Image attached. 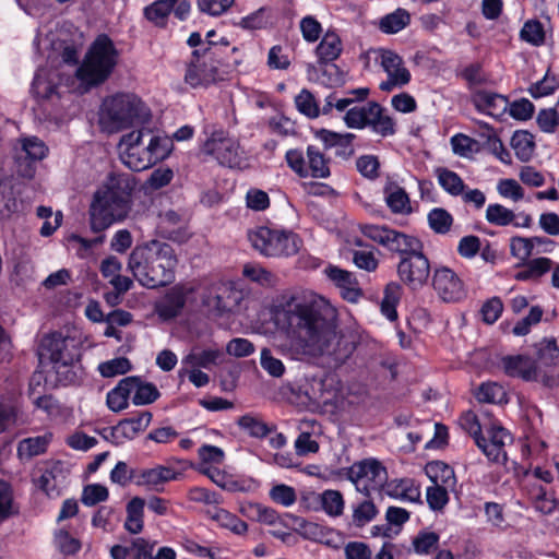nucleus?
<instances>
[{"mask_svg":"<svg viewBox=\"0 0 559 559\" xmlns=\"http://www.w3.org/2000/svg\"><path fill=\"white\" fill-rule=\"evenodd\" d=\"M215 306L219 311H231L241 300V293L230 284H222L215 296Z\"/></svg>","mask_w":559,"mask_h":559,"instance_id":"nucleus-42","label":"nucleus"},{"mask_svg":"<svg viewBox=\"0 0 559 559\" xmlns=\"http://www.w3.org/2000/svg\"><path fill=\"white\" fill-rule=\"evenodd\" d=\"M285 159L289 168L301 178L325 179L331 175L329 159L316 145H308L306 155L298 148L288 150Z\"/></svg>","mask_w":559,"mask_h":559,"instance_id":"nucleus-10","label":"nucleus"},{"mask_svg":"<svg viewBox=\"0 0 559 559\" xmlns=\"http://www.w3.org/2000/svg\"><path fill=\"white\" fill-rule=\"evenodd\" d=\"M432 287L444 302H457L466 296L463 282L449 267H440L435 271Z\"/></svg>","mask_w":559,"mask_h":559,"instance_id":"nucleus-15","label":"nucleus"},{"mask_svg":"<svg viewBox=\"0 0 559 559\" xmlns=\"http://www.w3.org/2000/svg\"><path fill=\"white\" fill-rule=\"evenodd\" d=\"M337 72L338 69L335 64H331L329 68L321 67L320 69H317L314 66L309 64L307 68L309 80L319 81L320 83L325 85H333L338 81V79L332 78V74H336Z\"/></svg>","mask_w":559,"mask_h":559,"instance_id":"nucleus-63","label":"nucleus"},{"mask_svg":"<svg viewBox=\"0 0 559 559\" xmlns=\"http://www.w3.org/2000/svg\"><path fill=\"white\" fill-rule=\"evenodd\" d=\"M357 170L361 176L368 179H376L379 177L380 163L374 155H362L356 160Z\"/></svg>","mask_w":559,"mask_h":559,"instance_id":"nucleus-62","label":"nucleus"},{"mask_svg":"<svg viewBox=\"0 0 559 559\" xmlns=\"http://www.w3.org/2000/svg\"><path fill=\"white\" fill-rule=\"evenodd\" d=\"M380 59L381 67L388 74V80L379 86L381 91L390 92L395 86H404L411 81V73L397 53L392 50H381Z\"/></svg>","mask_w":559,"mask_h":559,"instance_id":"nucleus-17","label":"nucleus"},{"mask_svg":"<svg viewBox=\"0 0 559 559\" xmlns=\"http://www.w3.org/2000/svg\"><path fill=\"white\" fill-rule=\"evenodd\" d=\"M510 252L512 257L525 262L533 253V240L525 237L515 236L510 240Z\"/></svg>","mask_w":559,"mask_h":559,"instance_id":"nucleus-56","label":"nucleus"},{"mask_svg":"<svg viewBox=\"0 0 559 559\" xmlns=\"http://www.w3.org/2000/svg\"><path fill=\"white\" fill-rule=\"evenodd\" d=\"M150 117V109L136 95L119 93L104 100L100 124L104 130L114 133L143 124Z\"/></svg>","mask_w":559,"mask_h":559,"instance_id":"nucleus-5","label":"nucleus"},{"mask_svg":"<svg viewBox=\"0 0 559 559\" xmlns=\"http://www.w3.org/2000/svg\"><path fill=\"white\" fill-rule=\"evenodd\" d=\"M131 369V362L126 357H118L99 364L98 371L105 378L124 374Z\"/></svg>","mask_w":559,"mask_h":559,"instance_id":"nucleus-53","label":"nucleus"},{"mask_svg":"<svg viewBox=\"0 0 559 559\" xmlns=\"http://www.w3.org/2000/svg\"><path fill=\"white\" fill-rule=\"evenodd\" d=\"M402 287L395 282L389 283L384 288V295L381 301V312L390 321L397 318L396 305L400 301Z\"/></svg>","mask_w":559,"mask_h":559,"instance_id":"nucleus-36","label":"nucleus"},{"mask_svg":"<svg viewBox=\"0 0 559 559\" xmlns=\"http://www.w3.org/2000/svg\"><path fill=\"white\" fill-rule=\"evenodd\" d=\"M504 372L509 377H518L525 381L537 379V366L534 360L527 356H506L501 360Z\"/></svg>","mask_w":559,"mask_h":559,"instance_id":"nucleus-26","label":"nucleus"},{"mask_svg":"<svg viewBox=\"0 0 559 559\" xmlns=\"http://www.w3.org/2000/svg\"><path fill=\"white\" fill-rule=\"evenodd\" d=\"M118 148L122 164L133 171H141L168 155L169 141L153 134L150 129H138L122 135Z\"/></svg>","mask_w":559,"mask_h":559,"instance_id":"nucleus-4","label":"nucleus"},{"mask_svg":"<svg viewBox=\"0 0 559 559\" xmlns=\"http://www.w3.org/2000/svg\"><path fill=\"white\" fill-rule=\"evenodd\" d=\"M238 425L242 430L254 438H263L270 432V428L264 421L249 414L241 416L238 419Z\"/></svg>","mask_w":559,"mask_h":559,"instance_id":"nucleus-52","label":"nucleus"},{"mask_svg":"<svg viewBox=\"0 0 559 559\" xmlns=\"http://www.w3.org/2000/svg\"><path fill=\"white\" fill-rule=\"evenodd\" d=\"M347 477L359 492L369 496L371 491L381 490L388 479V472L378 460L365 459L348 468Z\"/></svg>","mask_w":559,"mask_h":559,"instance_id":"nucleus-12","label":"nucleus"},{"mask_svg":"<svg viewBox=\"0 0 559 559\" xmlns=\"http://www.w3.org/2000/svg\"><path fill=\"white\" fill-rule=\"evenodd\" d=\"M311 498L316 503H320L322 509L332 516H338L344 510V499L337 490H324L322 493L307 492L304 499Z\"/></svg>","mask_w":559,"mask_h":559,"instance_id":"nucleus-29","label":"nucleus"},{"mask_svg":"<svg viewBox=\"0 0 559 559\" xmlns=\"http://www.w3.org/2000/svg\"><path fill=\"white\" fill-rule=\"evenodd\" d=\"M515 218V214L512 210L506 206L495 203L489 204L486 210V219L488 223L496 226H507L512 224Z\"/></svg>","mask_w":559,"mask_h":559,"instance_id":"nucleus-49","label":"nucleus"},{"mask_svg":"<svg viewBox=\"0 0 559 559\" xmlns=\"http://www.w3.org/2000/svg\"><path fill=\"white\" fill-rule=\"evenodd\" d=\"M135 187L130 175L111 176L107 185L97 190L90 207V224L94 233H102L130 210V195Z\"/></svg>","mask_w":559,"mask_h":559,"instance_id":"nucleus-3","label":"nucleus"},{"mask_svg":"<svg viewBox=\"0 0 559 559\" xmlns=\"http://www.w3.org/2000/svg\"><path fill=\"white\" fill-rule=\"evenodd\" d=\"M438 542V534L433 532H424L419 533L413 539V547L415 552L420 555H427L437 548Z\"/></svg>","mask_w":559,"mask_h":559,"instance_id":"nucleus-59","label":"nucleus"},{"mask_svg":"<svg viewBox=\"0 0 559 559\" xmlns=\"http://www.w3.org/2000/svg\"><path fill=\"white\" fill-rule=\"evenodd\" d=\"M181 476V473L164 465H157L153 468L143 469L139 475L138 485L147 486L151 489L159 490V486L176 480Z\"/></svg>","mask_w":559,"mask_h":559,"instance_id":"nucleus-27","label":"nucleus"},{"mask_svg":"<svg viewBox=\"0 0 559 559\" xmlns=\"http://www.w3.org/2000/svg\"><path fill=\"white\" fill-rule=\"evenodd\" d=\"M108 489L99 484H92L84 487L81 501L87 507L95 506L108 498Z\"/></svg>","mask_w":559,"mask_h":559,"instance_id":"nucleus-57","label":"nucleus"},{"mask_svg":"<svg viewBox=\"0 0 559 559\" xmlns=\"http://www.w3.org/2000/svg\"><path fill=\"white\" fill-rule=\"evenodd\" d=\"M472 102L478 111L493 118H500L509 106L504 96L488 91H477L473 95Z\"/></svg>","mask_w":559,"mask_h":559,"instance_id":"nucleus-25","label":"nucleus"},{"mask_svg":"<svg viewBox=\"0 0 559 559\" xmlns=\"http://www.w3.org/2000/svg\"><path fill=\"white\" fill-rule=\"evenodd\" d=\"M543 317V309L538 306L531 308L530 313L513 326V334L524 336L530 333L531 326L537 324Z\"/></svg>","mask_w":559,"mask_h":559,"instance_id":"nucleus-60","label":"nucleus"},{"mask_svg":"<svg viewBox=\"0 0 559 559\" xmlns=\"http://www.w3.org/2000/svg\"><path fill=\"white\" fill-rule=\"evenodd\" d=\"M426 474L438 486H444L448 489H453L456 484L454 471L448 464L437 461L426 465Z\"/></svg>","mask_w":559,"mask_h":559,"instance_id":"nucleus-32","label":"nucleus"},{"mask_svg":"<svg viewBox=\"0 0 559 559\" xmlns=\"http://www.w3.org/2000/svg\"><path fill=\"white\" fill-rule=\"evenodd\" d=\"M475 396L481 403H501L507 400L503 386L496 382H487L479 385Z\"/></svg>","mask_w":559,"mask_h":559,"instance_id":"nucleus-45","label":"nucleus"},{"mask_svg":"<svg viewBox=\"0 0 559 559\" xmlns=\"http://www.w3.org/2000/svg\"><path fill=\"white\" fill-rule=\"evenodd\" d=\"M278 322L285 331L278 349L292 359L324 357L330 365L340 367L358 344L357 333L338 329L336 308L314 293L289 297L281 305Z\"/></svg>","mask_w":559,"mask_h":559,"instance_id":"nucleus-1","label":"nucleus"},{"mask_svg":"<svg viewBox=\"0 0 559 559\" xmlns=\"http://www.w3.org/2000/svg\"><path fill=\"white\" fill-rule=\"evenodd\" d=\"M70 343H73V340L64 337L60 333L46 335L40 342L39 356L63 367L70 366L74 361Z\"/></svg>","mask_w":559,"mask_h":559,"instance_id":"nucleus-16","label":"nucleus"},{"mask_svg":"<svg viewBox=\"0 0 559 559\" xmlns=\"http://www.w3.org/2000/svg\"><path fill=\"white\" fill-rule=\"evenodd\" d=\"M397 275L412 289H419L427 283L430 275V263L421 252V248L401 259L397 264Z\"/></svg>","mask_w":559,"mask_h":559,"instance_id":"nucleus-14","label":"nucleus"},{"mask_svg":"<svg viewBox=\"0 0 559 559\" xmlns=\"http://www.w3.org/2000/svg\"><path fill=\"white\" fill-rule=\"evenodd\" d=\"M511 146L520 160L527 162L534 153L533 135L527 131H516L511 139Z\"/></svg>","mask_w":559,"mask_h":559,"instance_id":"nucleus-39","label":"nucleus"},{"mask_svg":"<svg viewBox=\"0 0 559 559\" xmlns=\"http://www.w3.org/2000/svg\"><path fill=\"white\" fill-rule=\"evenodd\" d=\"M248 240L254 250L269 258H281L296 254L301 246L298 236L283 229L260 226L248 231Z\"/></svg>","mask_w":559,"mask_h":559,"instance_id":"nucleus-7","label":"nucleus"},{"mask_svg":"<svg viewBox=\"0 0 559 559\" xmlns=\"http://www.w3.org/2000/svg\"><path fill=\"white\" fill-rule=\"evenodd\" d=\"M295 105L298 111L308 118H317L320 115V109L314 96L308 90L304 88L295 97Z\"/></svg>","mask_w":559,"mask_h":559,"instance_id":"nucleus-50","label":"nucleus"},{"mask_svg":"<svg viewBox=\"0 0 559 559\" xmlns=\"http://www.w3.org/2000/svg\"><path fill=\"white\" fill-rule=\"evenodd\" d=\"M215 518L223 527L230 530L233 533H235L237 535H242L248 530V525L246 522H243L236 515H234L225 510H219L216 513Z\"/></svg>","mask_w":559,"mask_h":559,"instance_id":"nucleus-61","label":"nucleus"},{"mask_svg":"<svg viewBox=\"0 0 559 559\" xmlns=\"http://www.w3.org/2000/svg\"><path fill=\"white\" fill-rule=\"evenodd\" d=\"M201 152L213 157L222 166L241 168L246 163V155L236 139L226 136L224 132H214L203 143Z\"/></svg>","mask_w":559,"mask_h":559,"instance_id":"nucleus-11","label":"nucleus"},{"mask_svg":"<svg viewBox=\"0 0 559 559\" xmlns=\"http://www.w3.org/2000/svg\"><path fill=\"white\" fill-rule=\"evenodd\" d=\"M260 365L273 378H281L285 373L283 361L272 355L271 349L264 347L260 355Z\"/></svg>","mask_w":559,"mask_h":559,"instance_id":"nucleus-55","label":"nucleus"},{"mask_svg":"<svg viewBox=\"0 0 559 559\" xmlns=\"http://www.w3.org/2000/svg\"><path fill=\"white\" fill-rule=\"evenodd\" d=\"M348 128L364 129L369 127L374 133L385 138L395 133L394 120L385 114V109L376 102L349 108L344 117Z\"/></svg>","mask_w":559,"mask_h":559,"instance_id":"nucleus-8","label":"nucleus"},{"mask_svg":"<svg viewBox=\"0 0 559 559\" xmlns=\"http://www.w3.org/2000/svg\"><path fill=\"white\" fill-rule=\"evenodd\" d=\"M188 292L179 285L171 287L154 305V311L164 320H171L179 316L186 305Z\"/></svg>","mask_w":559,"mask_h":559,"instance_id":"nucleus-20","label":"nucleus"},{"mask_svg":"<svg viewBox=\"0 0 559 559\" xmlns=\"http://www.w3.org/2000/svg\"><path fill=\"white\" fill-rule=\"evenodd\" d=\"M499 194L503 198L518 202L524 198V190L514 179H501L497 185Z\"/></svg>","mask_w":559,"mask_h":559,"instance_id":"nucleus-64","label":"nucleus"},{"mask_svg":"<svg viewBox=\"0 0 559 559\" xmlns=\"http://www.w3.org/2000/svg\"><path fill=\"white\" fill-rule=\"evenodd\" d=\"M269 496L275 503L285 508L292 507L297 500L296 490L285 484L274 485L270 489Z\"/></svg>","mask_w":559,"mask_h":559,"instance_id":"nucleus-54","label":"nucleus"},{"mask_svg":"<svg viewBox=\"0 0 559 559\" xmlns=\"http://www.w3.org/2000/svg\"><path fill=\"white\" fill-rule=\"evenodd\" d=\"M429 227L437 234H447L453 224L452 215L444 209H432L428 214Z\"/></svg>","mask_w":559,"mask_h":559,"instance_id":"nucleus-47","label":"nucleus"},{"mask_svg":"<svg viewBox=\"0 0 559 559\" xmlns=\"http://www.w3.org/2000/svg\"><path fill=\"white\" fill-rule=\"evenodd\" d=\"M242 275L247 280L264 287H273L277 283L276 276L258 263L245 264Z\"/></svg>","mask_w":559,"mask_h":559,"instance_id":"nucleus-38","label":"nucleus"},{"mask_svg":"<svg viewBox=\"0 0 559 559\" xmlns=\"http://www.w3.org/2000/svg\"><path fill=\"white\" fill-rule=\"evenodd\" d=\"M385 202L394 214H409L412 212L411 200L406 191L391 182L384 187Z\"/></svg>","mask_w":559,"mask_h":559,"instance_id":"nucleus-31","label":"nucleus"},{"mask_svg":"<svg viewBox=\"0 0 559 559\" xmlns=\"http://www.w3.org/2000/svg\"><path fill=\"white\" fill-rule=\"evenodd\" d=\"M158 230L163 237L173 241L183 242L188 238L185 217L173 210L159 215Z\"/></svg>","mask_w":559,"mask_h":559,"instance_id":"nucleus-23","label":"nucleus"},{"mask_svg":"<svg viewBox=\"0 0 559 559\" xmlns=\"http://www.w3.org/2000/svg\"><path fill=\"white\" fill-rule=\"evenodd\" d=\"M537 359L545 366H552L559 361V347L554 338H544L536 345Z\"/></svg>","mask_w":559,"mask_h":559,"instance_id":"nucleus-46","label":"nucleus"},{"mask_svg":"<svg viewBox=\"0 0 559 559\" xmlns=\"http://www.w3.org/2000/svg\"><path fill=\"white\" fill-rule=\"evenodd\" d=\"M558 87L559 82L556 76L546 73L540 81L531 85L528 92L534 98H539L552 94Z\"/></svg>","mask_w":559,"mask_h":559,"instance_id":"nucleus-58","label":"nucleus"},{"mask_svg":"<svg viewBox=\"0 0 559 559\" xmlns=\"http://www.w3.org/2000/svg\"><path fill=\"white\" fill-rule=\"evenodd\" d=\"M67 475L68 469L63 463L55 462L41 471L39 477L35 479V484L47 496H59V489L63 485Z\"/></svg>","mask_w":559,"mask_h":559,"instance_id":"nucleus-21","label":"nucleus"},{"mask_svg":"<svg viewBox=\"0 0 559 559\" xmlns=\"http://www.w3.org/2000/svg\"><path fill=\"white\" fill-rule=\"evenodd\" d=\"M127 379H132L134 382L129 385L134 405L151 404L158 399L159 392L154 384L143 383L139 377H127Z\"/></svg>","mask_w":559,"mask_h":559,"instance_id":"nucleus-33","label":"nucleus"},{"mask_svg":"<svg viewBox=\"0 0 559 559\" xmlns=\"http://www.w3.org/2000/svg\"><path fill=\"white\" fill-rule=\"evenodd\" d=\"M48 147L37 136H28L21 140V150L16 155L17 173L25 178H32L35 169L32 162L46 157Z\"/></svg>","mask_w":559,"mask_h":559,"instance_id":"nucleus-18","label":"nucleus"},{"mask_svg":"<svg viewBox=\"0 0 559 559\" xmlns=\"http://www.w3.org/2000/svg\"><path fill=\"white\" fill-rule=\"evenodd\" d=\"M219 60L214 48L209 47L202 52L194 50L187 64L185 82L193 88L207 87L222 80Z\"/></svg>","mask_w":559,"mask_h":559,"instance_id":"nucleus-9","label":"nucleus"},{"mask_svg":"<svg viewBox=\"0 0 559 559\" xmlns=\"http://www.w3.org/2000/svg\"><path fill=\"white\" fill-rule=\"evenodd\" d=\"M317 136L324 143L326 147L331 146H341L343 147V152L341 154L352 155L354 153V148L352 147V142L355 139L353 133H336L328 130H320L317 133Z\"/></svg>","mask_w":559,"mask_h":559,"instance_id":"nucleus-40","label":"nucleus"},{"mask_svg":"<svg viewBox=\"0 0 559 559\" xmlns=\"http://www.w3.org/2000/svg\"><path fill=\"white\" fill-rule=\"evenodd\" d=\"M436 174L439 185L451 195H460L463 193L465 185L461 177L447 168H437Z\"/></svg>","mask_w":559,"mask_h":559,"instance_id":"nucleus-43","label":"nucleus"},{"mask_svg":"<svg viewBox=\"0 0 559 559\" xmlns=\"http://www.w3.org/2000/svg\"><path fill=\"white\" fill-rule=\"evenodd\" d=\"M219 356L218 349L192 350L183 358L182 364L191 368H209L216 364Z\"/></svg>","mask_w":559,"mask_h":559,"instance_id":"nucleus-44","label":"nucleus"},{"mask_svg":"<svg viewBox=\"0 0 559 559\" xmlns=\"http://www.w3.org/2000/svg\"><path fill=\"white\" fill-rule=\"evenodd\" d=\"M174 8V0H158L146 7L144 14L147 20L156 25H164L167 16Z\"/></svg>","mask_w":559,"mask_h":559,"instance_id":"nucleus-48","label":"nucleus"},{"mask_svg":"<svg viewBox=\"0 0 559 559\" xmlns=\"http://www.w3.org/2000/svg\"><path fill=\"white\" fill-rule=\"evenodd\" d=\"M411 22V14L405 9L399 8L394 12L384 15L379 27L383 33L394 34L405 28Z\"/></svg>","mask_w":559,"mask_h":559,"instance_id":"nucleus-37","label":"nucleus"},{"mask_svg":"<svg viewBox=\"0 0 559 559\" xmlns=\"http://www.w3.org/2000/svg\"><path fill=\"white\" fill-rule=\"evenodd\" d=\"M132 379H122L118 385L107 393V405L112 412H120L128 406V399L130 396L129 385H132Z\"/></svg>","mask_w":559,"mask_h":559,"instance_id":"nucleus-35","label":"nucleus"},{"mask_svg":"<svg viewBox=\"0 0 559 559\" xmlns=\"http://www.w3.org/2000/svg\"><path fill=\"white\" fill-rule=\"evenodd\" d=\"M118 59L119 51L114 41L105 34L98 35L76 68L75 75L83 85L97 86L111 75Z\"/></svg>","mask_w":559,"mask_h":559,"instance_id":"nucleus-6","label":"nucleus"},{"mask_svg":"<svg viewBox=\"0 0 559 559\" xmlns=\"http://www.w3.org/2000/svg\"><path fill=\"white\" fill-rule=\"evenodd\" d=\"M449 490L444 486L432 484L426 489V500L433 511H441L449 502Z\"/></svg>","mask_w":559,"mask_h":559,"instance_id":"nucleus-51","label":"nucleus"},{"mask_svg":"<svg viewBox=\"0 0 559 559\" xmlns=\"http://www.w3.org/2000/svg\"><path fill=\"white\" fill-rule=\"evenodd\" d=\"M151 419L152 414L150 412H142L135 417L119 421L112 429V435L131 440L150 425Z\"/></svg>","mask_w":559,"mask_h":559,"instance_id":"nucleus-30","label":"nucleus"},{"mask_svg":"<svg viewBox=\"0 0 559 559\" xmlns=\"http://www.w3.org/2000/svg\"><path fill=\"white\" fill-rule=\"evenodd\" d=\"M177 262L170 245L152 240L132 250L128 269L140 285L153 289L174 282Z\"/></svg>","mask_w":559,"mask_h":559,"instance_id":"nucleus-2","label":"nucleus"},{"mask_svg":"<svg viewBox=\"0 0 559 559\" xmlns=\"http://www.w3.org/2000/svg\"><path fill=\"white\" fill-rule=\"evenodd\" d=\"M384 495L402 501H420V489L412 478H395L385 481L381 487Z\"/></svg>","mask_w":559,"mask_h":559,"instance_id":"nucleus-24","label":"nucleus"},{"mask_svg":"<svg viewBox=\"0 0 559 559\" xmlns=\"http://www.w3.org/2000/svg\"><path fill=\"white\" fill-rule=\"evenodd\" d=\"M328 277L341 289L342 297L350 302H356L362 295L356 276L336 266L325 269Z\"/></svg>","mask_w":559,"mask_h":559,"instance_id":"nucleus-22","label":"nucleus"},{"mask_svg":"<svg viewBox=\"0 0 559 559\" xmlns=\"http://www.w3.org/2000/svg\"><path fill=\"white\" fill-rule=\"evenodd\" d=\"M144 499L134 497L127 504V519L124 528L131 534H139L143 530Z\"/></svg>","mask_w":559,"mask_h":559,"instance_id":"nucleus-34","label":"nucleus"},{"mask_svg":"<svg viewBox=\"0 0 559 559\" xmlns=\"http://www.w3.org/2000/svg\"><path fill=\"white\" fill-rule=\"evenodd\" d=\"M511 441L510 433L502 427H492L488 431V438H477V447L492 462L506 461V443Z\"/></svg>","mask_w":559,"mask_h":559,"instance_id":"nucleus-19","label":"nucleus"},{"mask_svg":"<svg viewBox=\"0 0 559 559\" xmlns=\"http://www.w3.org/2000/svg\"><path fill=\"white\" fill-rule=\"evenodd\" d=\"M343 50L340 36L334 32H326L316 48V55L321 66L336 60Z\"/></svg>","mask_w":559,"mask_h":559,"instance_id":"nucleus-28","label":"nucleus"},{"mask_svg":"<svg viewBox=\"0 0 559 559\" xmlns=\"http://www.w3.org/2000/svg\"><path fill=\"white\" fill-rule=\"evenodd\" d=\"M51 433H46L44 436L22 440L17 447L20 456L29 459L44 453L51 440Z\"/></svg>","mask_w":559,"mask_h":559,"instance_id":"nucleus-41","label":"nucleus"},{"mask_svg":"<svg viewBox=\"0 0 559 559\" xmlns=\"http://www.w3.org/2000/svg\"><path fill=\"white\" fill-rule=\"evenodd\" d=\"M360 230L369 239L392 252L404 254V257L421 248V243L418 239L385 226L361 225Z\"/></svg>","mask_w":559,"mask_h":559,"instance_id":"nucleus-13","label":"nucleus"}]
</instances>
